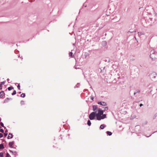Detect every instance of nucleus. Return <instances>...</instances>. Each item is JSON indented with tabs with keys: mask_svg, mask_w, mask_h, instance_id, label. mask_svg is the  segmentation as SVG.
Here are the masks:
<instances>
[{
	"mask_svg": "<svg viewBox=\"0 0 157 157\" xmlns=\"http://www.w3.org/2000/svg\"><path fill=\"white\" fill-rule=\"evenodd\" d=\"M98 112L96 115L97 120H100L106 118V115L105 114H103V110H101L99 109H98Z\"/></svg>",
	"mask_w": 157,
	"mask_h": 157,
	"instance_id": "1",
	"label": "nucleus"
},
{
	"mask_svg": "<svg viewBox=\"0 0 157 157\" xmlns=\"http://www.w3.org/2000/svg\"><path fill=\"white\" fill-rule=\"evenodd\" d=\"M97 113V111L95 112H93L91 113L89 116V118L91 120H92L94 119V117L96 116Z\"/></svg>",
	"mask_w": 157,
	"mask_h": 157,
	"instance_id": "2",
	"label": "nucleus"
},
{
	"mask_svg": "<svg viewBox=\"0 0 157 157\" xmlns=\"http://www.w3.org/2000/svg\"><path fill=\"white\" fill-rule=\"evenodd\" d=\"M98 104H100L102 105H106V103L105 102H100L98 103Z\"/></svg>",
	"mask_w": 157,
	"mask_h": 157,
	"instance_id": "3",
	"label": "nucleus"
},
{
	"mask_svg": "<svg viewBox=\"0 0 157 157\" xmlns=\"http://www.w3.org/2000/svg\"><path fill=\"white\" fill-rule=\"evenodd\" d=\"M5 94L3 91H1L0 92V97H3L4 96Z\"/></svg>",
	"mask_w": 157,
	"mask_h": 157,
	"instance_id": "4",
	"label": "nucleus"
},
{
	"mask_svg": "<svg viewBox=\"0 0 157 157\" xmlns=\"http://www.w3.org/2000/svg\"><path fill=\"white\" fill-rule=\"evenodd\" d=\"M13 135L11 133H9L8 136V139H11L13 137Z\"/></svg>",
	"mask_w": 157,
	"mask_h": 157,
	"instance_id": "5",
	"label": "nucleus"
},
{
	"mask_svg": "<svg viewBox=\"0 0 157 157\" xmlns=\"http://www.w3.org/2000/svg\"><path fill=\"white\" fill-rule=\"evenodd\" d=\"M97 109V107L96 105H94L93 106V109L94 111Z\"/></svg>",
	"mask_w": 157,
	"mask_h": 157,
	"instance_id": "6",
	"label": "nucleus"
},
{
	"mask_svg": "<svg viewBox=\"0 0 157 157\" xmlns=\"http://www.w3.org/2000/svg\"><path fill=\"white\" fill-rule=\"evenodd\" d=\"M13 144H14V142H10L9 143V145L10 147H12Z\"/></svg>",
	"mask_w": 157,
	"mask_h": 157,
	"instance_id": "7",
	"label": "nucleus"
},
{
	"mask_svg": "<svg viewBox=\"0 0 157 157\" xmlns=\"http://www.w3.org/2000/svg\"><path fill=\"white\" fill-rule=\"evenodd\" d=\"M69 55V56H71V58H74V55H73V53L72 52H70Z\"/></svg>",
	"mask_w": 157,
	"mask_h": 157,
	"instance_id": "8",
	"label": "nucleus"
},
{
	"mask_svg": "<svg viewBox=\"0 0 157 157\" xmlns=\"http://www.w3.org/2000/svg\"><path fill=\"white\" fill-rule=\"evenodd\" d=\"M12 99L11 98H6L5 100V102H7L9 101V100L10 99Z\"/></svg>",
	"mask_w": 157,
	"mask_h": 157,
	"instance_id": "9",
	"label": "nucleus"
},
{
	"mask_svg": "<svg viewBox=\"0 0 157 157\" xmlns=\"http://www.w3.org/2000/svg\"><path fill=\"white\" fill-rule=\"evenodd\" d=\"M105 127V125L104 124H101V126H100V128L101 129H104Z\"/></svg>",
	"mask_w": 157,
	"mask_h": 157,
	"instance_id": "10",
	"label": "nucleus"
},
{
	"mask_svg": "<svg viewBox=\"0 0 157 157\" xmlns=\"http://www.w3.org/2000/svg\"><path fill=\"white\" fill-rule=\"evenodd\" d=\"M9 90H10L13 89V87L12 86H10L8 88Z\"/></svg>",
	"mask_w": 157,
	"mask_h": 157,
	"instance_id": "11",
	"label": "nucleus"
},
{
	"mask_svg": "<svg viewBox=\"0 0 157 157\" xmlns=\"http://www.w3.org/2000/svg\"><path fill=\"white\" fill-rule=\"evenodd\" d=\"M4 145L2 144H0V149L4 148Z\"/></svg>",
	"mask_w": 157,
	"mask_h": 157,
	"instance_id": "12",
	"label": "nucleus"
},
{
	"mask_svg": "<svg viewBox=\"0 0 157 157\" xmlns=\"http://www.w3.org/2000/svg\"><path fill=\"white\" fill-rule=\"evenodd\" d=\"M107 133V134L109 136H110L112 134V133L108 131Z\"/></svg>",
	"mask_w": 157,
	"mask_h": 157,
	"instance_id": "13",
	"label": "nucleus"
},
{
	"mask_svg": "<svg viewBox=\"0 0 157 157\" xmlns=\"http://www.w3.org/2000/svg\"><path fill=\"white\" fill-rule=\"evenodd\" d=\"M6 82V81H3L2 82H0V84L2 85H4V84Z\"/></svg>",
	"mask_w": 157,
	"mask_h": 157,
	"instance_id": "14",
	"label": "nucleus"
},
{
	"mask_svg": "<svg viewBox=\"0 0 157 157\" xmlns=\"http://www.w3.org/2000/svg\"><path fill=\"white\" fill-rule=\"evenodd\" d=\"M25 96V94L22 93L21 95V97L22 98H24Z\"/></svg>",
	"mask_w": 157,
	"mask_h": 157,
	"instance_id": "15",
	"label": "nucleus"
},
{
	"mask_svg": "<svg viewBox=\"0 0 157 157\" xmlns=\"http://www.w3.org/2000/svg\"><path fill=\"white\" fill-rule=\"evenodd\" d=\"M91 123L90 121V120H88L87 122V124L89 126H90L91 125Z\"/></svg>",
	"mask_w": 157,
	"mask_h": 157,
	"instance_id": "16",
	"label": "nucleus"
},
{
	"mask_svg": "<svg viewBox=\"0 0 157 157\" xmlns=\"http://www.w3.org/2000/svg\"><path fill=\"white\" fill-rule=\"evenodd\" d=\"M3 152L0 153V157H3Z\"/></svg>",
	"mask_w": 157,
	"mask_h": 157,
	"instance_id": "17",
	"label": "nucleus"
},
{
	"mask_svg": "<svg viewBox=\"0 0 157 157\" xmlns=\"http://www.w3.org/2000/svg\"><path fill=\"white\" fill-rule=\"evenodd\" d=\"M16 90H14L12 94V95H14L16 94Z\"/></svg>",
	"mask_w": 157,
	"mask_h": 157,
	"instance_id": "18",
	"label": "nucleus"
},
{
	"mask_svg": "<svg viewBox=\"0 0 157 157\" xmlns=\"http://www.w3.org/2000/svg\"><path fill=\"white\" fill-rule=\"evenodd\" d=\"M102 44L104 45H105L106 44V42L105 41H103L102 42Z\"/></svg>",
	"mask_w": 157,
	"mask_h": 157,
	"instance_id": "19",
	"label": "nucleus"
},
{
	"mask_svg": "<svg viewBox=\"0 0 157 157\" xmlns=\"http://www.w3.org/2000/svg\"><path fill=\"white\" fill-rule=\"evenodd\" d=\"M7 132V131H5V133H4V136L6 137L7 136L8 134L7 133H6V132Z\"/></svg>",
	"mask_w": 157,
	"mask_h": 157,
	"instance_id": "20",
	"label": "nucleus"
},
{
	"mask_svg": "<svg viewBox=\"0 0 157 157\" xmlns=\"http://www.w3.org/2000/svg\"><path fill=\"white\" fill-rule=\"evenodd\" d=\"M17 87L19 90L20 89V85L19 84L18 85V86H17Z\"/></svg>",
	"mask_w": 157,
	"mask_h": 157,
	"instance_id": "21",
	"label": "nucleus"
},
{
	"mask_svg": "<svg viewBox=\"0 0 157 157\" xmlns=\"http://www.w3.org/2000/svg\"><path fill=\"white\" fill-rule=\"evenodd\" d=\"M21 103L22 105H23L25 104V102L24 101H21Z\"/></svg>",
	"mask_w": 157,
	"mask_h": 157,
	"instance_id": "22",
	"label": "nucleus"
},
{
	"mask_svg": "<svg viewBox=\"0 0 157 157\" xmlns=\"http://www.w3.org/2000/svg\"><path fill=\"white\" fill-rule=\"evenodd\" d=\"M0 125L1 126H2L3 127H4V125L3 124L2 122L0 123Z\"/></svg>",
	"mask_w": 157,
	"mask_h": 157,
	"instance_id": "23",
	"label": "nucleus"
},
{
	"mask_svg": "<svg viewBox=\"0 0 157 157\" xmlns=\"http://www.w3.org/2000/svg\"><path fill=\"white\" fill-rule=\"evenodd\" d=\"M0 132H1L2 133L4 132V130H3L2 129H0Z\"/></svg>",
	"mask_w": 157,
	"mask_h": 157,
	"instance_id": "24",
	"label": "nucleus"
},
{
	"mask_svg": "<svg viewBox=\"0 0 157 157\" xmlns=\"http://www.w3.org/2000/svg\"><path fill=\"white\" fill-rule=\"evenodd\" d=\"M9 154L8 153H7L6 157H9Z\"/></svg>",
	"mask_w": 157,
	"mask_h": 157,
	"instance_id": "25",
	"label": "nucleus"
},
{
	"mask_svg": "<svg viewBox=\"0 0 157 157\" xmlns=\"http://www.w3.org/2000/svg\"><path fill=\"white\" fill-rule=\"evenodd\" d=\"M3 134L1 133H0V138L2 137L3 136Z\"/></svg>",
	"mask_w": 157,
	"mask_h": 157,
	"instance_id": "26",
	"label": "nucleus"
},
{
	"mask_svg": "<svg viewBox=\"0 0 157 157\" xmlns=\"http://www.w3.org/2000/svg\"><path fill=\"white\" fill-rule=\"evenodd\" d=\"M2 89V85L0 84V89L1 90Z\"/></svg>",
	"mask_w": 157,
	"mask_h": 157,
	"instance_id": "27",
	"label": "nucleus"
},
{
	"mask_svg": "<svg viewBox=\"0 0 157 157\" xmlns=\"http://www.w3.org/2000/svg\"><path fill=\"white\" fill-rule=\"evenodd\" d=\"M138 34H139V35H142V33H140V32H138Z\"/></svg>",
	"mask_w": 157,
	"mask_h": 157,
	"instance_id": "28",
	"label": "nucleus"
},
{
	"mask_svg": "<svg viewBox=\"0 0 157 157\" xmlns=\"http://www.w3.org/2000/svg\"><path fill=\"white\" fill-rule=\"evenodd\" d=\"M90 99L91 100H94V98L93 97H91L90 98Z\"/></svg>",
	"mask_w": 157,
	"mask_h": 157,
	"instance_id": "29",
	"label": "nucleus"
},
{
	"mask_svg": "<svg viewBox=\"0 0 157 157\" xmlns=\"http://www.w3.org/2000/svg\"><path fill=\"white\" fill-rule=\"evenodd\" d=\"M105 110H107L108 109V108L107 107H105Z\"/></svg>",
	"mask_w": 157,
	"mask_h": 157,
	"instance_id": "30",
	"label": "nucleus"
},
{
	"mask_svg": "<svg viewBox=\"0 0 157 157\" xmlns=\"http://www.w3.org/2000/svg\"><path fill=\"white\" fill-rule=\"evenodd\" d=\"M142 105H143L142 104H140V107H141Z\"/></svg>",
	"mask_w": 157,
	"mask_h": 157,
	"instance_id": "31",
	"label": "nucleus"
},
{
	"mask_svg": "<svg viewBox=\"0 0 157 157\" xmlns=\"http://www.w3.org/2000/svg\"><path fill=\"white\" fill-rule=\"evenodd\" d=\"M21 93V92H19V94H20Z\"/></svg>",
	"mask_w": 157,
	"mask_h": 157,
	"instance_id": "32",
	"label": "nucleus"
},
{
	"mask_svg": "<svg viewBox=\"0 0 157 157\" xmlns=\"http://www.w3.org/2000/svg\"><path fill=\"white\" fill-rule=\"evenodd\" d=\"M1 121V119H0V121Z\"/></svg>",
	"mask_w": 157,
	"mask_h": 157,
	"instance_id": "33",
	"label": "nucleus"
}]
</instances>
